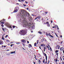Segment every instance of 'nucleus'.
Listing matches in <instances>:
<instances>
[{"label": "nucleus", "mask_w": 64, "mask_h": 64, "mask_svg": "<svg viewBox=\"0 0 64 64\" xmlns=\"http://www.w3.org/2000/svg\"><path fill=\"white\" fill-rule=\"evenodd\" d=\"M52 28H56V27H54V26H52Z\"/></svg>", "instance_id": "864d4df0"}, {"label": "nucleus", "mask_w": 64, "mask_h": 64, "mask_svg": "<svg viewBox=\"0 0 64 64\" xmlns=\"http://www.w3.org/2000/svg\"><path fill=\"white\" fill-rule=\"evenodd\" d=\"M46 24H49V23H48V22H46Z\"/></svg>", "instance_id": "a18cd8bd"}, {"label": "nucleus", "mask_w": 64, "mask_h": 64, "mask_svg": "<svg viewBox=\"0 0 64 64\" xmlns=\"http://www.w3.org/2000/svg\"><path fill=\"white\" fill-rule=\"evenodd\" d=\"M50 62V60H48V63H49Z\"/></svg>", "instance_id": "680f3d73"}, {"label": "nucleus", "mask_w": 64, "mask_h": 64, "mask_svg": "<svg viewBox=\"0 0 64 64\" xmlns=\"http://www.w3.org/2000/svg\"><path fill=\"white\" fill-rule=\"evenodd\" d=\"M8 35H6V37H5V38H6V37H8Z\"/></svg>", "instance_id": "79ce46f5"}, {"label": "nucleus", "mask_w": 64, "mask_h": 64, "mask_svg": "<svg viewBox=\"0 0 64 64\" xmlns=\"http://www.w3.org/2000/svg\"><path fill=\"white\" fill-rule=\"evenodd\" d=\"M18 9L17 7L15 8H14V12H16L18 11Z\"/></svg>", "instance_id": "20e7f679"}, {"label": "nucleus", "mask_w": 64, "mask_h": 64, "mask_svg": "<svg viewBox=\"0 0 64 64\" xmlns=\"http://www.w3.org/2000/svg\"><path fill=\"white\" fill-rule=\"evenodd\" d=\"M52 22H53V21H52V20H51V22L52 24Z\"/></svg>", "instance_id": "4d7b16f0"}, {"label": "nucleus", "mask_w": 64, "mask_h": 64, "mask_svg": "<svg viewBox=\"0 0 64 64\" xmlns=\"http://www.w3.org/2000/svg\"><path fill=\"white\" fill-rule=\"evenodd\" d=\"M38 32L40 34H42V32H41L39 31Z\"/></svg>", "instance_id": "2f4dec72"}, {"label": "nucleus", "mask_w": 64, "mask_h": 64, "mask_svg": "<svg viewBox=\"0 0 64 64\" xmlns=\"http://www.w3.org/2000/svg\"><path fill=\"white\" fill-rule=\"evenodd\" d=\"M41 42H43L44 41V39H42V40H41Z\"/></svg>", "instance_id": "72a5a7b5"}, {"label": "nucleus", "mask_w": 64, "mask_h": 64, "mask_svg": "<svg viewBox=\"0 0 64 64\" xmlns=\"http://www.w3.org/2000/svg\"><path fill=\"white\" fill-rule=\"evenodd\" d=\"M26 32V31L24 30H22L20 31V32H19L20 34L23 35H24Z\"/></svg>", "instance_id": "f03ea898"}, {"label": "nucleus", "mask_w": 64, "mask_h": 64, "mask_svg": "<svg viewBox=\"0 0 64 64\" xmlns=\"http://www.w3.org/2000/svg\"><path fill=\"white\" fill-rule=\"evenodd\" d=\"M27 43H28V44H29V42L28 41H27Z\"/></svg>", "instance_id": "603ef678"}, {"label": "nucleus", "mask_w": 64, "mask_h": 64, "mask_svg": "<svg viewBox=\"0 0 64 64\" xmlns=\"http://www.w3.org/2000/svg\"><path fill=\"white\" fill-rule=\"evenodd\" d=\"M23 6H24V7H25V6H26V4H23Z\"/></svg>", "instance_id": "58836bf2"}, {"label": "nucleus", "mask_w": 64, "mask_h": 64, "mask_svg": "<svg viewBox=\"0 0 64 64\" xmlns=\"http://www.w3.org/2000/svg\"><path fill=\"white\" fill-rule=\"evenodd\" d=\"M9 28H12V27L10 26H9Z\"/></svg>", "instance_id": "4c0bfd02"}, {"label": "nucleus", "mask_w": 64, "mask_h": 64, "mask_svg": "<svg viewBox=\"0 0 64 64\" xmlns=\"http://www.w3.org/2000/svg\"><path fill=\"white\" fill-rule=\"evenodd\" d=\"M29 19H30V21H32V17H29Z\"/></svg>", "instance_id": "4468645a"}, {"label": "nucleus", "mask_w": 64, "mask_h": 64, "mask_svg": "<svg viewBox=\"0 0 64 64\" xmlns=\"http://www.w3.org/2000/svg\"><path fill=\"white\" fill-rule=\"evenodd\" d=\"M47 26L48 27H50V25L49 24H47Z\"/></svg>", "instance_id": "412c9836"}, {"label": "nucleus", "mask_w": 64, "mask_h": 64, "mask_svg": "<svg viewBox=\"0 0 64 64\" xmlns=\"http://www.w3.org/2000/svg\"><path fill=\"white\" fill-rule=\"evenodd\" d=\"M0 26H1L2 27H3L4 26L3 24H0Z\"/></svg>", "instance_id": "b1692460"}, {"label": "nucleus", "mask_w": 64, "mask_h": 64, "mask_svg": "<svg viewBox=\"0 0 64 64\" xmlns=\"http://www.w3.org/2000/svg\"><path fill=\"white\" fill-rule=\"evenodd\" d=\"M50 36L52 38H53V36L52 35H50Z\"/></svg>", "instance_id": "c9c22d12"}, {"label": "nucleus", "mask_w": 64, "mask_h": 64, "mask_svg": "<svg viewBox=\"0 0 64 64\" xmlns=\"http://www.w3.org/2000/svg\"><path fill=\"white\" fill-rule=\"evenodd\" d=\"M15 27V26H13V28H14Z\"/></svg>", "instance_id": "3c124183"}, {"label": "nucleus", "mask_w": 64, "mask_h": 64, "mask_svg": "<svg viewBox=\"0 0 64 64\" xmlns=\"http://www.w3.org/2000/svg\"><path fill=\"white\" fill-rule=\"evenodd\" d=\"M24 50H25V49L24 48V47L22 48Z\"/></svg>", "instance_id": "6e6d98bb"}, {"label": "nucleus", "mask_w": 64, "mask_h": 64, "mask_svg": "<svg viewBox=\"0 0 64 64\" xmlns=\"http://www.w3.org/2000/svg\"><path fill=\"white\" fill-rule=\"evenodd\" d=\"M29 45L30 47H32V46L31 44H29Z\"/></svg>", "instance_id": "473e14b6"}, {"label": "nucleus", "mask_w": 64, "mask_h": 64, "mask_svg": "<svg viewBox=\"0 0 64 64\" xmlns=\"http://www.w3.org/2000/svg\"><path fill=\"white\" fill-rule=\"evenodd\" d=\"M2 28V30H4V32H5V30H4V28Z\"/></svg>", "instance_id": "bb28decb"}, {"label": "nucleus", "mask_w": 64, "mask_h": 64, "mask_svg": "<svg viewBox=\"0 0 64 64\" xmlns=\"http://www.w3.org/2000/svg\"><path fill=\"white\" fill-rule=\"evenodd\" d=\"M41 46H45V44H41Z\"/></svg>", "instance_id": "a211bd4d"}, {"label": "nucleus", "mask_w": 64, "mask_h": 64, "mask_svg": "<svg viewBox=\"0 0 64 64\" xmlns=\"http://www.w3.org/2000/svg\"><path fill=\"white\" fill-rule=\"evenodd\" d=\"M41 17V16H38L37 18H38L39 19H40V18Z\"/></svg>", "instance_id": "6ab92c4d"}, {"label": "nucleus", "mask_w": 64, "mask_h": 64, "mask_svg": "<svg viewBox=\"0 0 64 64\" xmlns=\"http://www.w3.org/2000/svg\"><path fill=\"white\" fill-rule=\"evenodd\" d=\"M36 21L37 22H40V19H39L38 20H36Z\"/></svg>", "instance_id": "f3484780"}, {"label": "nucleus", "mask_w": 64, "mask_h": 64, "mask_svg": "<svg viewBox=\"0 0 64 64\" xmlns=\"http://www.w3.org/2000/svg\"><path fill=\"white\" fill-rule=\"evenodd\" d=\"M41 12V13L42 14L44 15V14H44V12Z\"/></svg>", "instance_id": "5701e85b"}, {"label": "nucleus", "mask_w": 64, "mask_h": 64, "mask_svg": "<svg viewBox=\"0 0 64 64\" xmlns=\"http://www.w3.org/2000/svg\"><path fill=\"white\" fill-rule=\"evenodd\" d=\"M45 59H44L43 61H42V62H43V63H45Z\"/></svg>", "instance_id": "cd10ccee"}, {"label": "nucleus", "mask_w": 64, "mask_h": 64, "mask_svg": "<svg viewBox=\"0 0 64 64\" xmlns=\"http://www.w3.org/2000/svg\"><path fill=\"white\" fill-rule=\"evenodd\" d=\"M38 62L39 64H40V63L41 62V61H40V59L38 60Z\"/></svg>", "instance_id": "dca6fc26"}, {"label": "nucleus", "mask_w": 64, "mask_h": 64, "mask_svg": "<svg viewBox=\"0 0 64 64\" xmlns=\"http://www.w3.org/2000/svg\"><path fill=\"white\" fill-rule=\"evenodd\" d=\"M48 13V12H45V13L46 14H47Z\"/></svg>", "instance_id": "c03bdc74"}, {"label": "nucleus", "mask_w": 64, "mask_h": 64, "mask_svg": "<svg viewBox=\"0 0 64 64\" xmlns=\"http://www.w3.org/2000/svg\"><path fill=\"white\" fill-rule=\"evenodd\" d=\"M22 45H23V46H25V45L24 44H22Z\"/></svg>", "instance_id": "69168bd1"}, {"label": "nucleus", "mask_w": 64, "mask_h": 64, "mask_svg": "<svg viewBox=\"0 0 64 64\" xmlns=\"http://www.w3.org/2000/svg\"><path fill=\"white\" fill-rule=\"evenodd\" d=\"M34 55L35 56L34 58H35V60H38L37 58H36V56L35 55Z\"/></svg>", "instance_id": "4be33fe9"}, {"label": "nucleus", "mask_w": 64, "mask_h": 64, "mask_svg": "<svg viewBox=\"0 0 64 64\" xmlns=\"http://www.w3.org/2000/svg\"><path fill=\"white\" fill-rule=\"evenodd\" d=\"M56 55L57 56L58 55V53H57L56 54Z\"/></svg>", "instance_id": "09e8293b"}, {"label": "nucleus", "mask_w": 64, "mask_h": 64, "mask_svg": "<svg viewBox=\"0 0 64 64\" xmlns=\"http://www.w3.org/2000/svg\"><path fill=\"white\" fill-rule=\"evenodd\" d=\"M38 18L37 17H36V18L35 19V20H36Z\"/></svg>", "instance_id": "13d9d810"}, {"label": "nucleus", "mask_w": 64, "mask_h": 64, "mask_svg": "<svg viewBox=\"0 0 64 64\" xmlns=\"http://www.w3.org/2000/svg\"><path fill=\"white\" fill-rule=\"evenodd\" d=\"M36 44H36V42H35V43H34V46H36Z\"/></svg>", "instance_id": "393cba45"}, {"label": "nucleus", "mask_w": 64, "mask_h": 64, "mask_svg": "<svg viewBox=\"0 0 64 64\" xmlns=\"http://www.w3.org/2000/svg\"><path fill=\"white\" fill-rule=\"evenodd\" d=\"M46 36H48V33L46 32Z\"/></svg>", "instance_id": "f704fd0d"}, {"label": "nucleus", "mask_w": 64, "mask_h": 64, "mask_svg": "<svg viewBox=\"0 0 64 64\" xmlns=\"http://www.w3.org/2000/svg\"><path fill=\"white\" fill-rule=\"evenodd\" d=\"M48 36H50L51 35V34H50V33H48Z\"/></svg>", "instance_id": "7c9ffc66"}, {"label": "nucleus", "mask_w": 64, "mask_h": 64, "mask_svg": "<svg viewBox=\"0 0 64 64\" xmlns=\"http://www.w3.org/2000/svg\"><path fill=\"white\" fill-rule=\"evenodd\" d=\"M6 21V20H5L4 19H2V20H1V21L2 22H5Z\"/></svg>", "instance_id": "9d476101"}, {"label": "nucleus", "mask_w": 64, "mask_h": 64, "mask_svg": "<svg viewBox=\"0 0 64 64\" xmlns=\"http://www.w3.org/2000/svg\"><path fill=\"white\" fill-rule=\"evenodd\" d=\"M60 59L61 60H62V58L61 57H60Z\"/></svg>", "instance_id": "ea45409f"}, {"label": "nucleus", "mask_w": 64, "mask_h": 64, "mask_svg": "<svg viewBox=\"0 0 64 64\" xmlns=\"http://www.w3.org/2000/svg\"><path fill=\"white\" fill-rule=\"evenodd\" d=\"M4 35H5V34H4L2 36V39L3 40H5V39L4 38Z\"/></svg>", "instance_id": "1a4fd4ad"}, {"label": "nucleus", "mask_w": 64, "mask_h": 64, "mask_svg": "<svg viewBox=\"0 0 64 64\" xmlns=\"http://www.w3.org/2000/svg\"><path fill=\"white\" fill-rule=\"evenodd\" d=\"M0 22L1 23V24H4V22H2V21H0Z\"/></svg>", "instance_id": "9b49d317"}, {"label": "nucleus", "mask_w": 64, "mask_h": 64, "mask_svg": "<svg viewBox=\"0 0 64 64\" xmlns=\"http://www.w3.org/2000/svg\"><path fill=\"white\" fill-rule=\"evenodd\" d=\"M39 48H40V49H41V50H42L41 48V47L40 46L39 47Z\"/></svg>", "instance_id": "bf43d9fd"}, {"label": "nucleus", "mask_w": 64, "mask_h": 64, "mask_svg": "<svg viewBox=\"0 0 64 64\" xmlns=\"http://www.w3.org/2000/svg\"><path fill=\"white\" fill-rule=\"evenodd\" d=\"M14 53H13V52H11V54H13Z\"/></svg>", "instance_id": "052dcab7"}, {"label": "nucleus", "mask_w": 64, "mask_h": 64, "mask_svg": "<svg viewBox=\"0 0 64 64\" xmlns=\"http://www.w3.org/2000/svg\"><path fill=\"white\" fill-rule=\"evenodd\" d=\"M30 28H32V29H34L35 28V26H30Z\"/></svg>", "instance_id": "423d86ee"}, {"label": "nucleus", "mask_w": 64, "mask_h": 64, "mask_svg": "<svg viewBox=\"0 0 64 64\" xmlns=\"http://www.w3.org/2000/svg\"><path fill=\"white\" fill-rule=\"evenodd\" d=\"M25 2L26 3V4H27L28 3V2H27L26 1Z\"/></svg>", "instance_id": "5fc2aeb1"}, {"label": "nucleus", "mask_w": 64, "mask_h": 64, "mask_svg": "<svg viewBox=\"0 0 64 64\" xmlns=\"http://www.w3.org/2000/svg\"><path fill=\"white\" fill-rule=\"evenodd\" d=\"M46 47L47 48H49L48 46H46Z\"/></svg>", "instance_id": "49530a36"}, {"label": "nucleus", "mask_w": 64, "mask_h": 64, "mask_svg": "<svg viewBox=\"0 0 64 64\" xmlns=\"http://www.w3.org/2000/svg\"><path fill=\"white\" fill-rule=\"evenodd\" d=\"M44 50H46L47 49V48L46 47V46H44Z\"/></svg>", "instance_id": "a878e982"}, {"label": "nucleus", "mask_w": 64, "mask_h": 64, "mask_svg": "<svg viewBox=\"0 0 64 64\" xmlns=\"http://www.w3.org/2000/svg\"><path fill=\"white\" fill-rule=\"evenodd\" d=\"M3 44L2 41H0V44L2 45Z\"/></svg>", "instance_id": "6e6552de"}, {"label": "nucleus", "mask_w": 64, "mask_h": 64, "mask_svg": "<svg viewBox=\"0 0 64 64\" xmlns=\"http://www.w3.org/2000/svg\"><path fill=\"white\" fill-rule=\"evenodd\" d=\"M50 51H52V48H51L50 47Z\"/></svg>", "instance_id": "c85d7f7f"}, {"label": "nucleus", "mask_w": 64, "mask_h": 64, "mask_svg": "<svg viewBox=\"0 0 64 64\" xmlns=\"http://www.w3.org/2000/svg\"><path fill=\"white\" fill-rule=\"evenodd\" d=\"M64 48L63 47H61L60 48V51L62 50H64Z\"/></svg>", "instance_id": "f8f14e48"}, {"label": "nucleus", "mask_w": 64, "mask_h": 64, "mask_svg": "<svg viewBox=\"0 0 64 64\" xmlns=\"http://www.w3.org/2000/svg\"><path fill=\"white\" fill-rule=\"evenodd\" d=\"M8 45L9 46L10 45V44H8Z\"/></svg>", "instance_id": "774afa93"}, {"label": "nucleus", "mask_w": 64, "mask_h": 64, "mask_svg": "<svg viewBox=\"0 0 64 64\" xmlns=\"http://www.w3.org/2000/svg\"><path fill=\"white\" fill-rule=\"evenodd\" d=\"M42 53H43V54H44V56H46V60L47 61V56H46V54H45V53H44L42 51Z\"/></svg>", "instance_id": "7ed1b4c3"}, {"label": "nucleus", "mask_w": 64, "mask_h": 64, "mask_svg": "<svg viewBox=\"0 0 64 64\" xmlns=\"http://www.w3.org/2000/svg\"><path fill=\"white\" fill-rule=\"evenodd\" d=\"M62 51L63 52V54H64V50H62Z\"/></svg>", "instance_id": "338daca9"}, {"label": "nucleus", "mask_w": 64, "mask_h": 64, "mask_svg": "<svg viewBox=\"0 0 64 64\" xmlns=\"http://www.w3.org/2000/svg\"><path fill=\"white\" fill-rule=\"evenodd\" d=\"M54 61H56V63H57V62H58V58H56V60L55 59H54Z\"/></svg>", "instance_id": "ddd939ff"}, {"label": "nucleus", "mask_w": 64, "mask_h": 64, "mask_svg": "<svg viewBox=\"0 0 64 64\" xmlns=\"http://www.w3.org/2000/svg\"><path fill=\"white\" fill-rule=\"evenodd\" d=\"M21 12L22 13V14L20 15L21 17L24 20H22V22H23V23L25 24L24 25V26L25 27H26V25L25 24H28L27 21H26V17L27 16V15H28V16H30V14L28 12L24 10H21Z\"/></svg>", "instance_id": "f257e3e1"}, {"label": "nucleus", "mask_w": 64, "mask_h": 64, "mask_svg": "<svg viewBox=\"0 0 64 64\" xmlns=\"http://www.w3.org/2000/svg\"><path fill=\"white\" fill-rule=\"evenodd\" d=\"M59 52V50H56V51H55V53H57L58 52Z\"/></svg>", "instance_id": "aec40b11"}, {"label": "nucleus", "mask_w": 64, "mask_h": 64, "mask_svg": "<svg viewBox=\"0 0 64 64\" xmlns=\"http://www.w3.org/2000/svg\"><path fill=\"white\" fill-rule=\"evenodd\" d=\"M56 28H57V30H59V28H58V26L57 25H56Z\"/></svg>", "instance_id": "2eb2a0df"}, {"label": "nucleus", "mask_w": 64, "mask_h": 64, "mask_svg": "<svg viewBox=\"0 0 64 64\" xmlns=\"http://www.w3.org/2000/svg\"><path fill=\"white\" fill-rule=\"evenodd\" d=\"M22 42L23 43H26V40H22Z\"/></svg>", "instance_id": "0eeeda50"}, {"label": "nucleus", "mask_w": 64, "mask_h": 64, "mask_svg": "<svg viewBox=\"0 0 64 64\" xmlns=\"http://www.w3.org/2000/svg\"><path fill=\"white\" fill-rule=\"evenodd\" d=\"M13 52V53L14 54L15 53V51H14V52Z\"/></svg>", "instance_id": "e2e57ef3"}, {"label": "nucleus", "mask_w": 64, "mask_h": 64, "mask_svg": "<svg viewBox=\"0 0 64 64\" xmlns=\"http://www.w3.org/2000/svg\"><path fill=\"white\" fill-rule=\"evenodd\" d=\"M18 1L19 2H21V0H18Z\"/></svg>", "instance_id": "8fccbe9b"}, {"label": "nucleus", "mask_w": 64, "mask_h": 64, "mask_svg": "<svg viewBox=\"0 0 64 64\" xmlns=\"http://www.w3.org/2000/svg\"><path fill=\"white\" fill-rule=\"evenodd\" d=\"M3 47H4V46L3 45L2 46V48H3Z\"/></svg>", "instance_id": "0e129e2a"}, {"label": "nucleus", "mask_w": 64, "mask_h": 64, "mask_svg": "<svg viewBox=\"0 0 64 64\" xmlns=\"http://www.w3.org/2000/svg\"><path fill=\"white\" fill-rule=\"evenodd\" d=\"M41 20H42V21H44L43 18H42L41 19Z\"/></svg>", "instance_id": "a19ab883"}, {"label": "nucleus", "mask_w": 64, "mask_h": 64, "mask_svg": "<svg viewBox=\"0 0 64 64\" xmlns=\"http://www.w3.org/2000/svg\"><path fill=\"white\" fill-rule=\"evenodd\" d=\"M13 45V44H11L10 45V46L11 47H12V46Z\"/></svg>", "instance_id": "37998d69"}, {"label": "nucleus", "mask_w": 64, "mask_h": 64, "mask_svg": "<svg viewBox=\"0 0 64 64\" xmlns=\"http://www.w3.org/2000/svg\"><path fill=\"white\" fill-rule=\"evenodd\" d=\"M6 41L7 42H9L10 41L9 40H7Z\"/></svg>", "instance_id": "de8ad7c7"}, {"label": "nucleus", "mask_w": 64, "mask_h": 64, "mask_svg": "<svg viewBox=\"0 0 64 64\" xmlns=\"http://www.w3.org/2000/svg\"><path fill=\"white\" fill-rule=\"evenodd\" d=\"M60 46H59V45H58L56 46V49H60Z\"/></svg>", "instance_id": "39448f33"}, {"label": "nucleus", "mask_w": 64, "mask_h": 64, "mask_svg": "<svg viewBox=\"0 0 64 64\" xmlns=\"http://www.w3.org/2000/svg\"><path fill=\"white\" fill-rule=\"evenodd\" d=\"M38 42H39V41H38V40H37V44H38Z\"/></svg>", "instance_id": "e433bc0d"}, {"label": "nucleus", "mask_w": 64, "mask_h": 64, "mask_svg": "<svg viewBox=\"0 0 64 64\" xmlns=\"http://www.w3.org/2000/svg\"><path fill=\"white\" fill-rule=\"evenodd\" d=\"M55 34H56V36L57 37H58V35L56 34V33H55Z\"/></svg>", "instance_id": "c756f323"}]
</instances>
